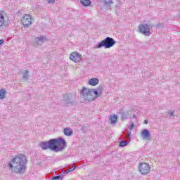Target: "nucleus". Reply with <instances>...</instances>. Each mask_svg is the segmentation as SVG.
Listing matches in <instances>:
<instances>
[{
    "instance_id": "nucleus-17",
    "label": "nucleus",
    "mask_w": 180,
    "mask_h": 180,
    "mask_svg": "<svg viewBox=\"0 0 180 180\" xmlns=\"http://www.w3.org/2000/svg\"><path fill=\"white\" fill-rule=\"evenodd\" d=\"M80 2L83 6H89L91 5V0H80Z\"/></svg>"
},
{
    "instance_id": "nucleus-3",
    "label": "nucleus",
    "mask_w": 180,
    "mask_h": 180,
    "mask_svg": "<svg viewBox=\"0 0 180 180\" xmlns=\"http://www.w3.org/2000/svg\"><path fill=\"white\" fill-rule=\"evenodd\" d=\"M115 44H116V41L112 37H107L105 39L99 42L97 46H96L95 49H102V47L110 49V47H113Z\"/></svg>"
},
{
    "instance_id": "nucleus-14",
    "label": "nucleus",
    "mask_w": 180,
    "mask_h": 180,
    "mask_svg": "<svg viewBox=\"0 0 180 180\" xmlns=\"http://www.w3.org/2000/svg\"><path fill=\"white\" fill-rule=\"evenodd\" d=\"M63 101H65L66 103H72L71 96H69L68 94L63 95Z\"/></svg>"
},
{
    "instance_id": "nucleus-10",
    "label": "nucleus",
    "mask_w": 180,
    "mask_h": 180,
    "mask_svg": "<svg viewBox=\"0 0 180 180\" xmlns=\"http://www.w3.org/2000/svg\"><path fill=\"white\" fill-rule=\"evenodd\" d=\"M141 137L143 138L145 140H148L151 137V134H150V131L147 130L146 129H143L141 131Z\"/></svg>"
},
{
    "instance_id": "nucleus-6",
    "label": "nucleus",
    "mask_w": 180,
    "mask_h": 180,
    "mask_svg": "<svg viewBox=\"0 0 180 180\" xmlns=\"http://www.w3.org/2000/svg\"><path fill=\"white\" fill-rule=\"evenodd\" d=\"M21 22L24 26V27H30L33 23V19L32 18V15L29 14L25 15L22 19Z\"/></svg>"
},
{
    "instance_id": "nucleus-28",
    "label": "nucleus",
    "mask_w": 180,
    "mask_h": 180,
    "mask_svg": "<svg viewBox=\"0 0 180 180\" xmlns=\"http://www.w3.org/2000/svg\"><path fill=\"white\" fill-rule=\"evenodd\" d=\"M133 127H134V123L130 124V130H133Z\"/></svg>"
},
{
    "instance_id": "nucleus-22",
    "label": "nucleus",
    "mask_w": 180,
    "mask_h": 180,
    "mask_svg": "<svg viewBox=\"0 0 180 180\" xmlns=\"http://www.w3.org/2000/svg\"><path fill=\"white\" fill-rule=\"evenodd\" d=\"M129 144V142L127 141H121L120 142V147H126Z\"/></svg>"
},
{
    "instance_id": "nucleus-24",
    "label": "nucleus",
    "mask_w": 180,
    "mask_h": 180,
    "mask_svg": "<svg viewBox=\"0 0 180 180\" xmlns=\"http://www.w3.org/2000/svg\"><path fill=\"white\" fill-rule=\"evenodd\" d=\"M167 114L169 115V117H171V116H174V111H168Z\"/></svg>"
},
{
    "instance_id": "nucleus-29",
    "label": "nucleus",
    "mask_w": 180,
    "mask_h": 180,
    "mask_svg": "<svg viewBox=\"0 0 180 180\" xmlns=\"http://www.w3.org/2000/svg\"><path fill=\"white\" fill-rule=\"evenodd\" d=\"M69 172H70V169H68L63 172V174H68Z\"/></svg>"
},
{
    "instance_id": "nucleus-1",
    "label": "nucleus",
    "mask_w": 180,
    "mask_h": 180,
    "mask_svg": "<svg viewBox=\"0 0 180 180\" xmlns=\"http://www.w3.org/2000/svg\"><path fill=\"white\" fill-rule=\"evenodd\" d=\"M41 150H51L55 153L63 151L67 147V142L61 137L50 139L48 141H43L39 144Z\"/></svg>"
},
{
    "instance_id": "nucleus-27",
    "label": "nucleus",
    "mask_w": 180,
    "mask_h": 180,
    "mask_svg": "<svg viewBox=\"0 0 180 180\" xmlns=\"http://www.w3.org/2000/svg\"><path fill=\"white\" fill-rule=\"evenodd\" d=\"M130 136H131V132L130 131H127V136H128L129 139H130Z\"/></svg>"
},
{
    "instance_id": "nucleus-5",
    "label": "nucleus",
    "mask_w": 180,
    "mask_h": 180,
    "mask_svg": "<svg viewBox=\"0 0 180 180\" xmlns=\"http://www.w3.org/2000/svg\"><path fill=\"white\" fill-rule=\"evenodd\" d=\"M151 27H153L151 24H141L139 26V30L140 33H142V34L148 37L151 36Z\"/></svg>"
},
{
    "instance_id": "nucleus-2",
    "label": "nucleus",
    "mask_w": 180,
    "mask_h": 180,
    "mask_svg": "<svg viewBox=\"0 0 180 180\" xmlns=\"http://www.w3.org/2000/svg\"><path fill=\"white\" fill-rule=\"evenodd\" d=\"M27 162V159L26 156H17L8 163V167L13 170V172L15 174H25Z\"/></svg>"
},
{
    "instance_id": "nucleus-4",
    "label": "nucleus",
    "mask_w": 180,
    "mask_h": 180,
    "mask_svg": "<svg viewBox=\"0 0 180 180\" xmlns=\"http://www.w3.org/2000/svg\"><path fill=\"white\" fill-rule=\"evenodd\" d=\"M81 95H82V98L84 101H87V102H92V101H95V96L91 91V89H87L86 87H83L80 92Z\"/></svg>"
},
{
    "instance_id": "nucleus-18",
    "label": "nucleus",
    "mask_w": 180,
    "mask_h": 180,
    "mask_svg": "<svg viewBox=\"0 0 180 180\" xmlns=\"http://www.w3.org/2000/svg\"><path fill=\"white\" fill-rule=\"evenodd\" d=\"M112 4H113L112 0H104V5L105 6H108V8H110V6H112Z\"/></svg>"
},
{
    "instance_id": "nucleus-19",
    "label": "nucleus",
    "mask_w": 180,
    "mask_h": 180,
    "mask_svg": "<svg viewBox=\"0 0 180 180\" xmlns=\"http://www.w3.org/2000/svg\"><path fill=\"white\" fill-rule=\"evenodd\" d=\"M6 94V90H5V89H1L0 90V99H4Z\"/></svg>"
},
{
    "instance_id": "nucleus-33",
    "label": "nucleus",
    "mask_w": 180,
    "mask_h": 180,
    "mask_svg": "<svg viewBox=\"0 0 180 180\" xmlns=\"http://www.w3.org/2000/svg\"><path fill=\"white\" fill-rule=\"evenodd\" d=\"M136 115H133V118H134V119H136Z\"/></svg>"
},
{
    "instance_id": "nucleus-30",
    "label": "nucleus",
    "mask_w": 180,
    "mask_h": 180,
    "mask_svg": "<svg viewBox=\"0 0 180 180\" xmlns=\"http://www.w3.org/2000/svg\"><path fill=\"white\" fill-rule=\"evenodd\" d=\"M24 98H25V99H30V96L25 94V96H24Z\"/></svg>"
},
{
    "instance_id": "nucleus-7",
    "label": "nucleus",
    "mask_w": 180,
    "mask_h": 180,
    "mask_svg": "<svg viewBox=\"0 0 180 180\" xmlns=\"http://www.w3.org/2000/svg\"><path fill=\"white\" fill-rule=\"evenodd\" d=\"M150 169H151V167L147 163H141L139 165V172L142 175H147L150 172Z\"/></svg>"
},
{
    "instance_id": "nucleus-15",
    "label": "nucleus",
    "mask_w": 180,
    "mask_h": 180,
    "mask_svg": "<svg viewBox=\"0 0 180 180\" xmlns=\"http://www.w3.org/2000/svg\"><path fill=\"white\" fill-rule=\"evenodd\" d=\"M0 26H6V23H5V17L4 14L0 12Z\"/></svg>"
},
{
    "instance_id": "nucleus-13",
    "label": "nucleus",
    "mask_w": 180,
    "mask_h": 180,
    "mask_svg": "<svg viewBox=\"0 0 180 180\" xmlns=\"http://www.w3.org/2000/svg\"><path fill=\"white\" fill-rule=\"evenodd\" d=\"M63 133L65 136H68V137H70V136H72L73 131L71 128H65Z\"/></svg>"
},
{
    "instance_id": "nucleus-12",
    "label": "nucleus",
    "mask_w": 180,
    "mask_h": 180,
    "mask_svg": "<svg viewBox=\"0 0 180 180\" xmlns=\"http://www.w3.org/2000/svg\"><path fill=\"white\" fill-rule=\"evenodd\" d=\"M47 41V39L44 36L35 38V42L37 43V44H41L44 43V41Z\"/></svg>"
},
{
    "instance_id": "nucleus-9",
    "label": "nucleus",
    "mask_w": 180,
    "mask_h": 180,
    "mask_svg": "<svg viewBox=\"0 0 180 180\" xmlns=\"http://www.w3.org/2000/svg\"><path fill=\"white\" fill-rule=\"evenodd\" d=\"M91 94L94 96V99L102 95V87H98L97 89H90Z\"/></svg>"
},
{
    "instance_id": "nucleus-21",
    "label": "nucleus",
    "mask_w": 180,
    "mask_h": 180,
    "mask_svg": "<svg viewBox=\"0 0 180 180\" xmlns=\"http://www.w3.org/2000/svg\"><path fill=\"white\" fill-rule=\"evenodd\" d=\"M63 177H64V175L61 174V175L52 177L51 180H63Z\"/></svg>"
},
{
    "instance_id": "nucleus-16",
    "label": "nucleus",
    "mask_w": 180,
    "mask_h": 180,
    "mask_svg": "<svg viewBox=\"0 0 180 180\" xmlns=\"http://www.w3.org/2000/svg\"><path fill=\"white\" fill-rule=\"evenodd\" d=\"M110 123L112 124L116 123V122H117V115L116 114L112 115L110 117Z\"/></svg>"
},
{
    "instance_id": "nucleus-23",
    "label": "nucleus",
    "mask_w": 180,
    "mask_h": 180,
    "mask_svg": "<svg viewBox=\"0 0 180 180\" xmlns=\"http://www.w3.org/2000/svg\"><path fill=\"white\" fill-rule=\"evenodd\" d=\"M122 118L123 119V120H126V119H128L129 118V113L122 112Z\"/></svg>"
},
{
    "instance_id": "nucleus-25",
    "label": "nucleus",
    "mask_w": 180,
    "mask_h": 180,
    "mask_svg": "<svg viewBox=\"0 0 180 180\" xmlns=\"http://www.w3.org/2000/svg\"><path fill=\"white\" fill-rule=\"evenodd\" d=\"M75 168H77V167L72 166V167L69 168V170L70 172H72V171H75Z\"/></svg>"
},
{
    "instance_id": "nucleus-8",
    "label": "nucleus",
    "mask_w": 180,
    "mask_h": 180,
    "mask_svg": "<svg viewBox=\"0 0 180 180\" xmlns=\"http://www.w3.org/2000/svg\"><path fill=\"white\" fill-rule=\"evenodd\" d=\"M70 59L75 63H79L82 60V55L77 52H73L70 54Z\"/></svg>"
},
{
    "instance_id": "nucleus-31",
    "label": "nucleus",
    "mask_w": 180,
    "mask_h": 180,
    "mask_svg": "<svg viewBox=\"0 0 180 180\" xmlns=\"http://www.w3.org/2000/svg\"><path fill=\"white\" fill-rule=\"evenodd\" d=\"M4 43H5V41L4 39H0V46H1V44H4Z\"/></svg>"
},
{
    "instance_id": "nucleus-26",
    "label": "nucleus",
    "mask_w": 180,
    "mask_h": 180,
    "mask_svg": "<svg viewBox=\"0 0 180 180\" xmlns=\"http://www.w3.org/2000/svg\"><path fill=\"white\" fill-rule=\"evenodd\" d=\"M48 1V4H54V2H56V0H47Z\"/></svg>"
},
{
    "instance_id": "nucleus-32",
    "label": "nucleus",
    "mask_w": 180,
    "mask_h": 180,
    "mask_svg": "<svg viewBox=\"0 0 180 180\" xmlns=\"http://www.w3.org/2000/svg\"><path fill=\"white\" fill-rule=\"evenodd\" d=\"M144 123H145V124H147L148 123V120H144Z\"/></svg>"
},
{
    "instance_id": "nucleus-20",
    "label": "nucleus",
    "mask_w": 180,
    "mask_h": 180,
    "mask_svg": "<svg viewBox=\"0 0 180 180\" xmlns=\"http://www.w3.org/2000/svg\"><path fill=\"white\" fill-rule=\"evenodd\" d=\"M22 79L25 81H27L29 79V71L28 70H25V72L22 75Z\"/></svg>"
},
{
    "instance_id": "nucleus-11",
    "label": "nucleus",
    "mask_w": 180,
    "mask_h": 180,
    "mask_svg": "<svg viewBox=\"0 0 180 180\" xmlns=\"http://www.w3.org/2000/svg\"><path fill=\"white\" fill-rule=\"evenodd\" d=\"M99 84V79L98 78H91L89 80V85L91 86H95Z\"/></svg>"
}]
</instances>
